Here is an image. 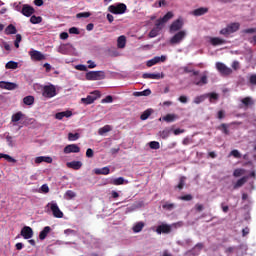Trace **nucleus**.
Masks as SVG:
<instances>
[{
  "instance_id": "obj_1",
  "label": "nucleus",
  "mask_w": 256,
  "mask_h": 256,
  "mask_svg": "<svg viewBox=\"0 0 256 256\" xmlns=\"http://www.w3.org/2000/svg\"><path fill=\"white\" fill-rule=\"evenodd\" d=\"M105 77V71H89L86 73L87 81H102Z\"/></svg>"
},
{
  "instance_id": "obj_2",
  "label": "nucleus",
  "mask_w": 256,
  "mask_h": 256,
  "mask_svg": "<svg viewBox=\"0 0 256 256\" xmlns=\"http://www.w3.org/2000/svg\"><path fill=\"white\" fill-rule=\"evenodd\" d=\"M108 11L113 13V15H123L127 11V5L124 3H118L116 5H110Z\"/></svg>"
},
{
  "instance_id": "obj_3",
  "label": "nucleus",
  "mask_w": 256,
  "mask_h": 256,
  "mask_svg": "<svg viewBox=\"0 0 256 256\" xmlns=\"http://www.w3.org/2000/svg\"><path fill=\"white\" fill-rule=\"evenodd\" d=\"M172 17H174L173 12H167L162 18L157 19L155 21V27L154 28L161 31L163 29V27H165V23H167L168 21H171Z\"/></svg>"
},
{
  "instance_id": "obj_4",
  "label": "nucleus",
  "mask_w": 256,
  "mask_h": 256,
  "mask_svg": "<svg viewBox=\"0 0 256 256\" xmlns=\"http://www.w3.org/2000/svg\"><path fill=\"white\" fill-rule=\"evenodd\" d=\"M240 24L235 22L231 23L226 28H223L220 30V35H224V37H229L231 33H236V31H239Z\"/></svg>"
},
{
  "instance_id": "obj_5",
  "label": "nucleus",
  "mask_w": 256,
  "mask_h": 256,
  "mask_svg": "<svg viewBox=\"0 0 256 256\" xmlns=\"http://www.w3.org/2000/svg\"><path fill=\"white\" fill-rule=\"evenodd\" d=\"M42 95L46 99H52V97H55L57 95V88H55V85L50 84L43 87Z\"/></svg>"
},
{
  "instance_id": "obj_6",
  "label": "nucleus",
  "mask_w": 256,
  "mask_h": 256,
  "mask_svg": "<svg viewBox=\"0 0 256 256\" xmlns=\"http://www.w3.org/2000/svg\"><path fill=\"white\" fill-rule=\"evenodd\" d=\"M50 208V211H52L53 217H56V219H63V211L59 209V206L57 205V202H50L46 205V209Z\"/></svg>"
},
{
  "instance_id": "obj_7",
  "label": "nucleus",
  "mask_w": 256,
  "mask_h": 256,
  "mask_svg": "<svg viewBox=\"0 0 256 256\" xmlns=\"http://www.w3.org/2000/svg\"><path fill=\"white\" fill-rule=\"evenodd\" d=\"M216 69L223 77H229V75L233 73V69L227 67V65L222 62H216Z\"/></svg>"
},
{
  "instance_id": "obj_8",
  "label": "nucleus",
  "mask_w": 256,
  "mask_h": 256,
  "mask_svg": "<svg viewBox=\"0 0 256 256\" xmlns=\"http://www.w3.org/2000/svg\"><path fill=\"white\" fill-rule=\"evenodd\" d=\"M185 37H187V32H185V30H181L170 39V44L179 45V43H181Z\"/></svg>"
},
{
  "instance_id": "obj_9",
  "label": "nucleus",
  "mask_w": 256,
  "mask_h": 256,
  "mask_svg": "<svg viewBox=\"0 0 256 256\" xmlns=\"http://www.w3.org/2000/svg\"><path fill=\"white\" fill-rule=\"evenodd\" d=\"M92 95H95V96L88 95L86 98H82L81 102L84 103V105H91L101 97L100 92L97 90L92 92Z\"/></svg>"
},
{
  "instance_id": "obj_10",
  "label": "nucleus",
  "mask_w": 256,
  "mask_h": 256,
  "mask_svg": "<svg viewBox=\"0 0 256 256\" xmlns=\"http://www.w3.org/2000/svg\"><path fill=\"white\" fill-rule=\"evenodd\" d=\"M167 61V56H155L151 60H148L146 65L147 67H153V65H157V63H165Z\"/></svg>"
},
{
  "instance_id": "obj_11",
  "label": "nucleus",
  "mask_w": 256,
  "mask_h": 256,
  "mask_svg": "<svg viewBox=\"0 0 256 256\" xmlns=\"http://www.w3.org/2000/svg\"><path fill=\"white\" fill-rule=\"evenodd\" d=\"M20 235L23 237V239H31L33 237V228L24 226L21 229Z\"/></svg>"
},
{
  "instance_id": "obj_12",
  "label": "nucleus",
  "mask_w": 256,
  "mask_h": 256,
  "mask_svg": "<svg viewBox=\"0 0 256 256\" xmlns=\"http://www.w3.org/2000/svg\"><path fill=\"white\" fill-rule=\"evenodd\" d=\"M81 148L77 144H69L65 146L64 153L69 155V153H80Z\"/></svg>"
},
{
  "instance_id": "obj_13",
  "label": "nucleus",
  "mask_w": 256,
  "mask_h": 256,
  "mask_svg": "<svg viewBox=\"0 0 256 256\" xmlns=\"http://www.w3.org/2000/svg\"><path fill=\"white\" fill-rule=\"evenodd\" d=\"M29 55L33 61H43L45 60V55L37 50H32L29 52Z\"/></svg>"
},
{
  "instance_id": "obj_14",
  "label": "nucleus",
  "mask_w": 256,
  "mask_h": 256,
  "mask_svg": "<svg viewBox=\"0 0 256 256\" xmlns=\"http://www.w3.org/2000/svg\"><path fill=\"white\" fill-rule=\"evenodd\" d=\"M181 29H183V20L181 19H177L170 25V31L172 33H175L176 31H181Z\"/></svg>"
},
{
  "instance_id": "obj_15",
  "label": "nucleus",
  "mask_w": 256,
  "mask_h": 256,
  "mask_svg": "<svg viewBox=\"0 0 256 256\" xmlns=\"http://www.w3.org/2000/svg\"><path fill=\"white\" fill-rule=\"evenodd\" d=\"M156 233L158 235H161V233H163V234L171 233V225H169V224H161V225L157 226Z\"/></svg>"
},
{
  "instance_id": "obj_16",
  "label": "nucleus",
  "mask_w": 256,
  "mask_h": 256,
  "mask_svg": "<svg viewBox=\"0 0 256 256\" xmlns=\"http://www.w3.org/2000/svg\"><path fill=\"white\" fill-rule=\"evenodd\" d=\"M33 13H35V8H33L32 6L28 4H24L22 6V15H24V17H31Z\"/></svg>"
},
{
  "instance_id": "obj_17",
  "label": "nucleus",
  "mask_w": 256,
  "mask_h": 256,
  "mask_svg": "<svg viewBox=\"0 0 256 256\" xmlns=\"http://www.w3.org/2000/svg\"><path fill=\"white\" fill-rule=\"evenodd\" d=\"M0 89H6L7 91H13V90L17 89V84H15L13 82L1 81Z\"/></svg>"
},
{
  "instance_id": "obj_18",
  "label": "nucleus",
  "mask_w": 256,
  "mask_h": 256,
  "mask_svg": "<svg viewBox=\"0 0 256 256\" xmlns=\"http://www.w3.org/2000/svg\"><path fill=\"white\" fill-rule=\"evenodd\" d=\"M206 13H209V8L207 7H200L198 9H195L191 12V15L194 17H201L203 15H206Z\"/></svg>"
},
{
  "instance_id": "obj_19",
  "label": "nucleus",
  "mask_w": 256,
  "mask_h": 256,
  "mask_svg": "<svg viewBox=\"0 0 256 256\" xmlns=\"http://www.w3.org/2000/svg\"><path fill=\"white\" fill-rule=\"evenodd\" d=\"M66 167H68V169H74V171H79V169L83 167V163L81 161H72L66 163Z\"/></svg>"
},
{
  "instance_id": "obj_20",
  "label": "nucleus",
  "mask_w": 256,
  "mask_h": 256,
  "mask_svg": "<svg viewBox=\"0 0 256 256\" xmlns=\"http://www.w3.org/2000/svg\"><path fill=\"white\" fill-rule=\"evenodd\" d=\"M73 116V112L70 110L67 111H63V112H58L55 114V119H58V121H61V119H63L64 117H72Z\"/></svg>"
},
{
  "instance_id": "obj_21",
  "label": "nucleus",
  "mask_w": 256,
  "mask_h": 256,
  "mask_svg": "<svg viewBox=\"0 0 256 256\" xmlns=\"http://www.w3.org/2000/svg\"><path fill=\"white\" fill-rule=\"evenodd\" d=\"M73 47L71 44H62L58 48V53H61V55H67L69 53V50Z\"/></svg>"
},
{
  "instance_id": "obj_22",
  "label": "nucleus",
  "mask_w": 256,
  "mask_h": 256,
  "mask_svg": "<svg viewBox=\"0 0 256 256\" xmlns=\"http://www.w3.org/2000/svg\"><path fill=\"white\" fill-rule=\"evenodd\" d=\"M51 233V227L46 226L43 228V230L39 234L40 241H45L47 239V236Z\"/></svg>"
},
{
  "instance_id": "obj_23",
  "label": "nucleus",
  "mask_w": 256,
  "mask_h": 256,
  "mask_svg": "<svg viewBox=\"0 0 256 256\" xmlns=\"http://www.w3.org/2000/svg\"><path fill=\"white\" fill-rule=\"evenodd\" d=\"M143 79H163V74L159 73H144L142 75Z\"/></svg>"
},
{
  "instance_id": "obj_24",
  "label": "nucleus",
  "mask_w": 256,
  "mask_h": 256,
  "mask_svg": "<svg viewBox=\"0 0 256 256\" xmlns=\"http://www.w3.org/2000/svg\"><path fill=\"white\" fill-rule=\"evenodd\" d=\"M126 45H127V38L124 35L119 36L118 39H117L118 49H125Z\"/></svg>"
},
{
  "instance_id": "obj_25",
  "label": "nucleus",
  "mask_w": 256,
  "mask_h": 256,
  "mask_svg": "<svg viewBox=\"0 0 256 256\" xmlns=\"http://www.w3.org/2000/svg\"><path fill=\"white\" fill-rule=\"evenodd\" d=\"M94 173L95 175H109V173H111V170L109 169V167H103V168H96L94 169Z\"/></svg>"
},
{
  "instance_id": "obj_26",
  "label": "nucleus",
  "mask_w": 256,
  "mask_h": 256,
  "mask_svg": "<svg viewBox=\"0 0 256 256\" xmlns=\"http://www.w3.org/2000/svg\"><path fill=\"white\" fill-rule=\"evenodd\" d=\"M35 163H37V164H39V163H53V158L47 157V156H39V157H36Z\"/></svg>"
},
{
  "instance_id": "obj_27",
  "label": "nucleus",
  "mask_w": 256,
  "mask_h": 256,
  "mask_svg": "<svg viewBox=\"0 0 256 256\" xmlns=\"http://www.w3.org/2000/svg\"><path fill=\"white\" fill-rule=\"evenodd\" d=\"M211 45L214 47H217V45H225L226 41L224 39H221L219 37H213L210 39Z\"/></svg>"
},
{
  "instance_id": "obj_28",
  "label": "nucleus",
  "mask_w": 256,
  "mask_h": 256,
  "mask_svg": "<svg viewBox=\"0 0 256 256\" xmlns=\"http://www.w3.org/2000/svg\"><path fill=\"white\" fill-rule=\"evenodd\" d=\"M143 227H145V222H137L134 224L132 231L133 233H141L143 231Z\"/></svg>"
},
{
  "instance_id": "obj_29",
  "label": "nucleus",
  "mask_w": 256,
  "mask_h": 256,
  "mask_svg": "<svg viewBox=\"0 0 256 256\" xmlns=\"http://www.w3.org/2000/svg\"><path fill=\"white\" fill-rule=\"evenodd\" d=\"M179 119V116L176 114H167L163 117V121H166V123H173L174 121H177Z\"/></svg>"
},
{
  "instance_id": "obj_30",
  "label": "nucleus",
  "mask_w": 256,
  "mask_h": 256,
  "mask_svg": "<svg viewBox=\"0 0 256 256\" xmlns=\"http://www.w3.org/2000/svg\"><path fill=\"white\" fill-rule=\"evenodd\" d=\"M110 131H113V126L111 125H105L104 127L98 129V135H105V133H109Z\"/></svg>"
},
{
  "instance_id": "obj_31",
  "label": "nucleus",
  "mask_w": 256,
  "mask_h": 256,
  "mask_svg": "<svg viewBox=\"0 0 256 256\" xmlns=\"http://www.w3.org/2000/svg\"><path fill=\"white\" fill-rule=\"evenodd\" d=\"M16 33H17V28L13 24L8 25L5 29L6 35H15Z\"/></svg>"
},
{
  "instance_id": "obj_32",
  "label": "nucleus",
  "mask_w": 256,
  "mask_h": 256,
  "mask_svg": "<svg viewBox=\"0 0 256 256\" xmlns=\"http://www.w3.org/2000/svg\"><path fill=\"white\" fill-rule=\"evenodd\" d=\"M245 183H247V176H244L237 180V182L233 186V189H239V187H243Z\"/></svg>"
},
{
  "instance_id": "obj_33",
  "label": "nucleus",
  "mask_w": 256,
  "mask_h": 256,
  "mask_svg": "<svg viewBox=\"0 0 256 256\" xmlns=\"http://www.w3.org/2000/svg\"><path fill=\"white\" fill-rule=\"evenodd\" d=\"M151 95V89H146L141 92H134V97H149Z\"/></svg>"
},
{
  "instance_id": "obj_34",
  "label": "nucleus",
  "mask_w": 256,
  "mask_h": 256,
  "mask_svg": "<svg viewBox=\"0 0 256 256\" xmlns=\"http://www.w3.org/2000/svg\"><path fill=\"white\" fill-rule=\"evenodd\" d=\"M151 113H153V109L145 110L140 116L141 121H147L151 117Z\"/></svg>"
},
{
  "instance_id": "obj_35",
  "label": "nucleus",
  "mask_w": 256,
  "mask_h": 256,
  "mask_svg": "<svg viewBox=\"0 0 256 256\" xmlns=\"http://www.w3.org/2000/svg\"><path fill=\"white\" fill-rule=\"evenodd\" d=\"M22 118H23V112H17L12 115L11 121H12V123H17V122L21 121Z\"/></svg>"
},
{
  "instance_id": "obj_36",
  "label": "nucleus",
  "mask_w": 256,
  "mask_h": 256,
  "mask_svg": "<svg viewBox=\"0 0 256 256\" xmlns=\"http://www.w3.org/2000/svg\"><path fill=\"white\" fill-rule=\"evenodd\" d=\"M0 159H5L8 163H17V160L8 154L0 153Z\"/></svg>"
},
{
  "instance_id": "obj_37",
  "label": "nucleus",
  "mask_w": 256,
  "mask_h": 256,
  "mask_svg": "<svg viewBox=\"0 0 256 256\" xmlns=\"http://www.w3.org/2000/svg\"><path fill=\"white\" fill-rule=\"evenodd\" d=\"M24 105H33L35 103V97L33 96H26L23 98Z\"/></svg>"
},
{
  "instance_id": "obj_38",
  "label": "nucleus",
  "mask_w": 256,
  "mask_h": 256,
  "mask_svg": "<svg viewBox=\"0 0 256 256\" xmlns=\"http://www.w3.org/2000/svg\"><path fill=\"white\" fill-rule=\"evenodd\" d=\"M41 21H43V18L41 16H31L30 18V23H32V25H37L39 23H41Z\"/></svg>"
},
{
  "instance_id": "obj_39",
  "label": "nucleus",
  "mask_w": 256,
  "mask_h": 256,
  "mask_svg": "<svg viewBox=\"0 0 256 256\" xmlns=\"http://www.w3.org/2000/svg\"><path fill=\"white\" fill-rule=\"evenodd\" d=\"M207 83V76L204 75L200 78V81L195 82V85H198V87H203V85H207Z\"/></svg>"
},
{
  "instance_id": "obj_40",
  "label": "nucleus",
  "mask_w": 256,
  "mask_h": 256,
  "mask_svg": "<svg viewBox=\"0 0 256 256\" xmlns=\"http://www.w3.org/2000/svg\"><path fill=\"white\" fill-rule=\"evenodd\" d=\"M17 67H19V63L15 62V61H9V62L5 65V68H6V69H17Z\"/></svg>"
},
{
  "instance_id": "obj_41",
  "label": "nucleus",
  "mask_w": 256,
  "mask_h": 256,
  "mask_svg": "<svg viewBox=\"0 0 256 256\" xmlns=\"http://www.w3.org/2000/svg\"><path fill=\"white\" fill-rule=\"evenodd\" d=\"M242 103L243 105H245V107H249L251 105H254L255 102H253V99H251V97H245L244 99H242Z\"/></svg>"
},
{
  "instance_id": "obj_42",
  "label": "nucleus",
  "mask_w": 256,
  "mask_h": 256,
  "mask_svg": "<svg viewBox=\"0 0 256 256\" xmlns=\"http://www.w3.org/2000/svg\"><path fill=\"white\" fill-rule=\"evenodd\" d=\"M218 129L224 133V135H229V126L225 123L221 124Z\"/></svg>"
},
{
  "instance_id": "obj_43",
  "label": "nucleus",
  "mask_w": 256,
  "mask_h": 256,
  "mask_svg": "<svg viewBox=\"0 0 256 256\" xmlns=\"http://www.w3.org/2000/svg\"><path fill=\"white\" fill-rule=\"evenodd\" d=\"M206 97H209L210 103H213V101H217V99H219V94L212 92V93H208Z\"/></svg>"
},
{
  "instance_id": "obj_44",
  "label": "nucleus",
  "mask_w": 256,
  "mask_h": 256,
  "mask_svg": "<svg viewBox=\"0 0 256 256\" xmlns=\"http://www.w3.org/2000/svg\"><path fill=\"white\" fill-rule=\"evenodd\" d=\"M81 135L79 133H68V141H77Z\"/></svg>"
},
{
  "instance_id": "obj_45",
  "label": "nucleus",
  "mask_w": 256,
  "mask_h": 256,
  "mask_svg": "<svg viewBox=\"0 0 256 256\" xmlns=\"http://www.w3.org/2000/svg\"><path fill=\"white\" fill-rule=\"evenodd\" d=\"M111 183L112 185H123V183H125V178L119 177V178L113 179Z\"/></svg>"
},
{
  "instance_id": "obj_46",
  "label": "nucleus",
  "mask_w": 256,
  "mask_h": 256,
  "mask_svg": "<svg viewBox=\"0 0 256 256\" xmlns=\"http://www.w3.org/2000/svg\"><path fill=\"white\" fill-rule=\"evenodd\" d=\"M161 32V30H159L158 28H153L150 32H149V37L151 39H153L154 37H157V35H159V33Z\"/></svg>"
},
{
  "instance_id": "obj_47",
  "label": "nucleus",
  "mask_w": 256,
  "mask_h": 256,
  "mask_svg": "<svg viewBox=\"0 0 256 256\" xmlns=\"http://www.w3.org/2000/svg\"><path fill=\"white\" fill-rule=\"evenodd\" d=\"M149 147H150V149H155V150H157V149H161V144H159L158 141H151V142L149 143Z\"/></svg>"
},
{
  "instance_id": "obj_48",
  "label": "nucleus",
  "mask_w": 256,
  "mask_h": 256,
  "mask_svg": "<svg viewBox=\"0 0 256 256\" xmlns=\"http://www.w3.org/2000/svg\"><path fill=\"white\" fill-rule=\"evenodd\" d=\"M76 17H77V19H87V18H89V17H91V13H89V12H81V13H78L77 15H76Z\"/></svg>"
},
{
  "instance_id": "obj_49",
  "label": "nucleus",
  "mask_w": 256,
  "mask_h": 256,
  "mask_svg": "<svg viewBox=\"0 0 256 256\" xmlns=\"http://www.w3.org/2000/svg\"><path fill=\"white\" fill-rule=\"evenodd\" d=\"M185 176L180 177L179 183L176 186L177 189H179L181 191V189H183V187H185Z\"/></svg>"
},
{
  "instance_id": "obj_50",
  "label": "nucleus",
  "mask_w": 256,
  "mask_h": 256,
  "mask_svg": "<svg viewBox=\"0 0 256 256\" xmlns=\"http://www.w3.org/2000/svg\"><path fill=\"white\" fill-rule=\"evenodd\" d=\"M163 209H166L167 211H172V209H175V204L166 202L164 205H162Z\"/></svg>"
},
{
  "instance_id": "obj_51",
  "label": "nucleus",
  "mask_w": 256,
  "mask_h": 256,
  "mask_svg": "<svg viewBox=\"0 0 256 256\" xmlns=\"http://www.w3.org/2000/svg\"><path fill=\"white\" fill-rule=\"evenodd\" d=\"M205 101V95L197 96L194 98V103L199 105V103H203Z\"/></svg>"
},
{
  "instance_id": "obj_52",
  "label": "nucleus",
  "mask_w": 256,
  "mask_h": 256,
  "mask_svg": "<svg viewBox=\"0 0 256 256\" xmlns=\"http://www.w3.org/2000/svg\"><path fill=\"white\" fill-rule=\"evenodd\" d=\"M178 199H180V201H193V195L187 194L184 196H180Z\"/></svg>"
},
{
  "instance_id": "obj_53",
  "label": "nucleus",
  "mask_w": 256,
  "mask_h": 256,
  "mask_svg": "<svg viewBox=\"0 0 256 256\" xmlns=\"http://www.w3.org/2000/svg\"><path fill=\"white\" fill-rule=\"evenodd\" d=\"M65 197H67V199H74V197H77V194H75L73 190H68L65 193Z\"/></svg>"
},
{
  "instance_id": "obj_54",
  "label": "nucleus",
  "mask_w": 256,
  "mask_h": 256,
  "mask_svg": "<svg viewBox=\"0 0 256 256\" xmlns=\"http://www.w3.org/2000/svg\"><path fill=\"white\" fill-rule=\"evenodd\" d=\"M245 173V170L243 169H235L233 172L234 177H241Z\"/></svg>"
},
{
  "instance_id": "obj_55",
  "label": "nucleus",
  "mask_w": 256,
  "mask_h": 256,
  "mask_svg": "<svg viewBox=\"0 0 256 256\" xmlns=\"http://www.w3.org/2000/svg\"><path fill=\"white\" fill-rule=\"evenodd\" d=\"M230 155H232V157H235V159H241V153H239V150H232L230 152Z\"/></svg>"
},
{
  "instance_id": "obj_56",
  "label": "nucleus",
  "mask_w": 256,
  "mask_h": 256,
  "mask_svg": "<svg viewBox=\"0 0 256 256\" xmlns=\"http://www.w3.org/2000/svg\"><path fill=\"white\" fill-rule=\"evenodd\" d=\"M235 249H236V247L235 246H230V247H228V248H226L225 249V253H226V255H231V253H235Z\"/></svg>"
},
{
  "instance_id": "obj_57",
  "label": "nucleus",
  "mask_w": 256,
  "mask_h": 256,
  "mask_svg": "<svg viewBox=\"0 0 256 256\" xmlns=\"http://www.w3.org/2000/svg\"><path fill=\"white\" fill-rule=\"evenodd\" d=\"M101 103H113V96H106L104 99H102Z\"/></svg>"
},
{
  "instance_id": "obj_58",
  "label": "nucleus",
  "mask_w": 256,
  "mask_h": 256,
  "mask_svg": "<svg viewBox=\"0 0 256 256\" xmlns=\"http://www.w3.org/2000/svg\"><path fill=\"white\" fill-rule=\"evenodd\" d=\"M69 33H70V35H79V29L77 28V27H71L70 29H69Z\"/></svg>"
},
{
  "instance_id": "obj_59",
  "label": "nucleus",
  "mask_w": 256,
  "mask_h": 256,
  "mask_svg": "<svg viewBox=\"0 0 256 256\" xmlns=\"http://www.w3.org/2000/svg\"><path fill=\"white\" fill-rule=\"evenodd\" d=\"M14 9H15V11H18L19 13H22V11H23V6H21V2H19V3H14Z\"/></svg>"
},
{
  "instance_id": "obj_60",
  "label": "nucleus",
  "mask_w": 256,
  "mask_h": 256,
  "mask_svg": "<svg viewBox=\"0 0 256 256\" xmlns=\"http://www.w3.org/2000/svg\"><path fill=\"white\" fill-rule=\"evenodd\" d=\"M249 83H250L251 85H256V74L250 75Z\"/></svg>"
},
{
  "instance_id": "obj_61",
  "label": "nucleus",
  "mask_w": 256,
  "mask_h": 256,
  "mask_svg": "<svg viewBox=\"0 0 256 256\" xmlns=\"http://www.w3.org/2000/svg\"><path fill=\"white\" fill-rule=\"evenodd\" d=\"M93 155H94L93 149L88 148V149L86 150V157H88L89 159H91V158H93Z\"/></svg>"
},
{
  "instance_id": "obj_62",
  "label": "nucleus",
  "mask_w": 256,
  "mask_h": 256,
  "mask_svg": "<svg viewBox=\"0 0 256 256\" xmlns=\"http://www.w3.org/2000/svg\"><path fill=\"white\" fill-rule=\"evenodd\" d=\"M160 136L162 139H167V137H169V131L164 130V131L160 132Z\"/></svg>"
},
{
  "instance_id": "obj_63",
  "label": "nucleus",
  "mask_w": 256,
  "mask_h": 256,
  "mask_svg": "<svg viewBox=\"0 0 256 256\" xmlns=\"http://www.w3.org/2000/svg\"><path fill=\"white\" fill-rule=\"evenodd\" d=\"M239 67H240L239 61H234L232 63V69H234V71H237V69H239Z\"/></svg>"
},
{
  "instance_id": "obj_64",
  "label": "nucleus",
  "mask_w": 256,
  "mask_h": 256,
  "mask_svg": "<svg viewBox=\"0 0 256 256\" xmlns=\"http://www.w3.org/2000/svg\"><path fill=\"white\" fill-rule=\"evenodd\" d=\"M2 47H4L6 51H11V45L7 42H2Z\"/></svg>"
}]
</instances>
